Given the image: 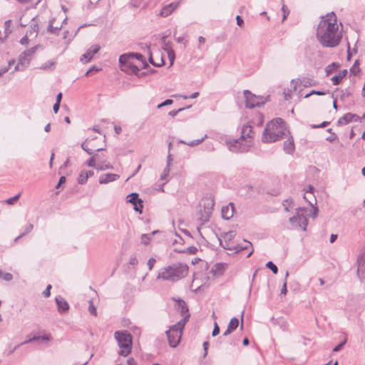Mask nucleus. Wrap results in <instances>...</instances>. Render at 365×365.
<instances>
[{
  "label": "nucleus",
  "instance_id": "obj_44",
  "mask_svg": "<svg viewBox=\"0 0 365 365\" xmlns=\"http://www.w3.org/2000/svg\"><path fill=\"white\" fill-rule=\"evenodd\" d=\"M88 312L93 316H97V310L92 300L89 301Z\"/></svg>",
  "mask_w": 365,
  "mask_h": 365
},
{
  "label": "nucleus",
  "instance_id": "obj_52",
  "mask_svg": "<svg viewBox=\"0 0 365 365\" xmlns=\"http://www.w3.org/2000/svg\"><path fill=\"white\" fill-rule=\"evenodd\" d=\"M108 169H113V165L110 164L101 165L98 164L96 167V170H105Z\"/></svg>",
  "mask_w": 365,
  "mask_h": 365
},
{
  "label": "nucleus",
  "instance_id": "obj_43",
  "mask_svg": "<svg viewBox=\"0 0 365 365\" xmlns=\"http://www.w3.org/2000/svg\"><path fill=\"white\" fill-rule=\"evenodd\" d=\"M191 107V106H188L187 107H185V108H180L178 110H171L168 113V115L173 118L175 117L180 112L187 109V108H190Z\"/></svg>",
  "mask_w": 365,
  "mask_h": 365
},
{
  "label": "nucleus",
  "instance_id": "obj_29",
  "mask_svg": "<svg viewBox=\"0 0 365 365\" xmlns=\"http://www.w3.org/2000/svg\"><path fill=\"white\" fill-rule=\"evenodd\" d=\"M206 138H207V135H205L203 137H202L200 139L193 140L190 141V142H186L185 140H180L179 141V143H182V144L187 145H189L190 147H194V146H196V145L200 144L201 143H202Z\"/></svg>",
  "mask_w": 365,
  "mask_h": 365
},
{
  "label": "nucleus",
  "instance_id": "obj_22",
  "mask_svg": "<svg viewBox=\"0 0 365 365\" xmlns=\"http://www.w3.org/2000/svg\"><path fill=\"white\" fill-rule=\"evenodd\" d=\"M55 21V19L53 18L49 21L48 27H47V32L51 34L58 35L59 31H61L62 28V25L53 26V22Z\"/></svg>",
  "mask_w": 365,
  "mask_h": 365
},
{
  "label": "nucleus",
  "instance_id": "obj_9",
  "mask_svg": "<svg viewBox=\"0 0 365 365\" xmlns=\"http://www.w3.org/2000/svg\"><path fill=\"white\" fill-rule=\"evenodd\" d=\"M39 46V45H36L29 49L26 50L20 54L19 58V63L22 67L26 68L29 66L34 54L36 52Z\"/></svg>",
  "mask_w": 365,
  "mask_h": 365
},
{
  "label": "nucleus",
  "instance_id": "obj_34",
  "mask_svg": "<svg viewBox=\"0 0 365 365\" xmlns=\"http://www.w3.org/2000/svg\"><path fill=\"white\" fill-rule=\"evenodd\" d=\"M279 130L277 131V134L276 138H277V140L282 139L286 134V126L285 122L284 121L283 124L277 125Z\"/></svg>",
  "mask_w": 365,
  "mask_h": 365
},
{
  "label": "nucleus",
  "instance_id": "obj_58",
  "mask_svg": "<svg viewBox=\"0 0 365 365\" xmlns=\"http://www.w3.org/2000/svg\"><path fill=\"white\" fill-rule=\"evenodd\" d=\"M173 103V101L171 99H166L163 103L158 105V108H161L163 106L171 105Z\"/></svg>",
  "mask_w": 365,
  "mask_h": 365
},
{
  "label": "nucleus",
  "instance_id": "obj_36",
  "mask_svg": "<svg viewBox=\"0 0 365 365\" xmlns=\"http://www.w3.org/2000/svg\"><path fill=\"white\" fill-rule=\"evenodd\" d=\"M175 252L179 253H187L190 255H195L197 252V248L195 246H190L186 250H175Z\"/></svg>",
  "mask_w": 365,
  "mask_h": 365
},
{
  "label": "nucleus",
  "instance_id": "obj_61",
  "mask_svg": "<svg viewBox=\"0 0 365 365\" xmlns=\"http://www.w3.org/2000/svg\"><path fill=\"white\" fill-rule=\"evenodd\" d=\"M155 262L156 260L153 257H151L148 259L147 264L149 270H151L153 268Z\"/></svg>",
  "mask_w": 365,
  "mask_h": 365
},
{
  "label": "nucleus",
  "instance_id": "obj_46",
  "mask_svg": "<svg viewBox=\"0 0 365 365\" xmlns=\"http://www.w3.org/2000/svg\"><path fill=\"white\" fill-rule=\"evenodd\" d=\"M170 167L168 166H166L164 170H163V173L161 174L160 175V179L162 180H167V178L168 177L169 175V173H170Z\"/></svg>",
  "mask_w": 365,
  "mask_h": 365
},
{
  "label": "nucleus",
  "instance_id": "obj_41",
  "mask_svg": "<svg viewBox=\"0 0 365 365\" xmlns=\"http://www.w3.org/2000/svg\"><path fill=\"white\" fill-rule=\"evenodd\" d=\"M265 266L267 268L269 269L274 274H277L278 268L272 261L267 262Z\"/></svg>",
  "mask_w": 365,
  "mask_h": 365
},
{
  "label": "nucleus",
  "instance_id": "obj_18",
  "mask_svg": "<svg viewBox=\"0 0 365 365\" xmlns=\"http://www.w3.org/2000/svg\"><path fill=\"white\" fill-rule=\"evenodd\" d=\"M253 137L252 127L250 125H244L241 129L240 138L244 140H247V139H250L249 140H251Z\"/></svg>",
  "mask_w": 365,
  "mask_h": 365
},
{
  "label": "nucleus",
  "instance_id": "obj_5",
  "mask_svg": "<svg viewBox=\"0 0 365 365\" xmlns=\"http://www.w3.org/2000/svg\"><path fill=\"white\" fill-rule=\"evenodd\" d=\"M228 149L235 153H244L247 152L252 146L251 140H244L241 138L226 141Z\"/></svg>",
  "mask_w": 365,
  "mask_h": 365
},
{
  "label": "nucleus",
  "instance_id": "obj_31",
  "mask_svg": "<svg viewBox=\"0 0 365 365\" xmlns=\"http://www.w3.org/2000/svg\"><path fill=\"white\" fill-rule=\"evenodd\" d=\"M48 340H49V337L48 336H34V337L25 341L21 344L31 343L34 341L42 342V341H48Z\"/></svg>",
  "mask_w": 365,
  "mask_h": 365
},
{
  "label": "nucleus",
  "instance_id": "obj_10",
  "mask_svg": "<svg viewBox=\"0 0 365 365\" xmlns=\"http://www.w3.org/2000/svg\"><path fill=\"white\" fill-rule=\"evenodd\" d=\"M292 84L294 86V89H297V86H302L304 88L314 86L317 84V81L310 77L303 76L292 81Z\"/></svg>",
  "mask_w": 365,
  "mask_h": 365
},
{
  "label": "nucleus",
  "instance_id": "obj_47",
  "mask_svg": "<svg viewBox=\"0 0 365 365\" xmlns=\"http://www.w3.org/2000/svg\"><path fill=\"white\" fill-rule=\"evenodd\" d=\"M163 48L165 51H166V53L174 51L173 48V43L171 41H168L167 43H165V44L163 45Z\"/></svg>",
  "mask_w": 365,
  "mask_h": 365
},
{
  "label": "nucleus",
  "instance_id": "obj_37",
  "mask_svg": "<svg viewBox=\"0 0 365 365\" xmlns=\"http://www.w3.org/2000/svg\"><path fill=\"white\" fill-rule=\"evenodd\" d=\"M239 326V319L236 317H233L230 319L227 327L234 331Z\"/></svg>",
  "mask_w": 365,
  "mask_h": 365
},
{
  "label": "nucleus",
  "instance_id": "obj_56",
  "mask_svg": "<svg viewBox=\"0 0 365 365\" xmlns=\"http://www.w3.org/2000/svg\"><path fill=\"white\" fill-rule=\"evenodd\" d=\"M330 123V122L329 121H324L322 122L321 124H319V125H311V128H325L326 126H327Z\"/></svg>",
  "mask_w": 365,
  "mask_h": 365
},
{
  "label": "nucleus",
  "instance_id": "obj_11",
  "mask_svg": "<svg viewBox=\"0 0 365 365\" xmlns=\"http://www.w3.org/2000/svg\"><path fill=\"white\" fill-rule=\"evenodd\" d=\"M250 250V252L247 255V258H249L254 252V249H253L252 244L246 240H245L243 241V243L238 244L235 246H233V251H235V253H240L243 250Z\"/></svg>",
  "mask_w": 365,
  "mask_h": 365
},
{
  "label": "nucleus",
  "instance_id": "obj_19",
  "mask_svg": "<svg viewBox=\"0 0 365 365\" xmlns=\"http://www.w3.org/2000/svg\"><path fill=\"white\" fill-rule=\"evenodd\" d=\"M119 175L115 173H107L105 175H101L99 178V183L107 184L117 180L119 179Z\"/></svg>",
  "mask_w": 365,
  "mask_h": 365
},
{
  "label": "nucleus",
  "instance_id": "obj_12",
  "mask_svg": "<svg viewBox=\"0 0 365 365\" xmlns=\"http://www.w3.org/2000/svg\"><path fill=\"white\" fill-rule=\"evenodd\" d=\"M100 46L93 45L82 55L80 61L83 63L89 62L93 58V56L100 51Z\"/></svg>",
  "mask_w": 365,
  "mask_h": 365
},
{
  "label": "nucleus",
  "instance_id": "obj_33",
  "mask_svg": "<svg viewBox=\"0 0 365 365\" xmlns=\"http://www.w3.org/2000/svg\"><path fill=\"white\" fill-rule=\"evenodd\" d=\"M130 59V55L128 53H123L119 57V66L120 69L122 68V66L129 63Z\"/></svg>",
  "mask_w": 365,
  "mask_h": 365
},
{
  "label": "nucleus",
  "instance_id": "obj_2",
  "mask_svg": "<svg viewBox=\"0 0 365 365\" xmlns=\"http://www.w3.org/2000/svg\"><path fill=\"white\" fill-rule=\"evenodd\" d=\"M188 266L181 262L174 263L163 268L158 274V279L176 282L185 277L188 273Z\"/></svg>",
  "mask_w": 365,
  "mask_h": 365
},
{
  "label": "nucleus",
  "instance_id": "obj_63",
  "mask_svg": "<svg viewBox=\"0 0 365 365\" xmlns=\"http://www.w3.org/2000/svg\"><path fill=\"white\" fill-rule=\"evenodd\" d=\"M282 14H283L282 21H284L287 19V16L289 15V11L285 7L284 5H283L282 8Z\"/></svg>",
  "mask_w": 365,
  "mask_h": 365
},
{
  "label": "nucleus",
  "instance_id": "obj_40",
  "mask_svg": "<svg viewBox=\"0 0 365 365\" xmlns=\"http://www.w3.org/2000/svg\"><path fill=\"white\" fill-rule=\"evenodd\" d=\"M359 71H360L359 63V61H356L354 62V65L350 68V72L353 75L356 76L359 73Z\"/></svg>",
  "mask_w": 365,
  "mask_h": 365
},
{
  "label": "nucleus",
  "instance_id": "obj_16",
  "mask_svg": "<svg viewBox=\"0 0 365 365\" xmlns=\"http://www.w3.org/2000/svg\"><path fill=\"white\" fill-rule=\"evenodd\" d=\"M234 212L235 205L232 202H230L228 205L222 207L221 210L222 217L223 219L228 220L233 217Z\"/></svg>",
  "mask_w": 365,
  "mask_h": 365
},
{
  "label": "nucleus",
  "instance_id": "obj_17",
  "mask_svg": "<svg viewBox=\"0 0 365 365\" xmlns=\"http://www.w3.org/2000/svg\"><path fill=\"white\" fill-rule=\"evenodd\" d=\"M120 70L128 75H138L140 71L139 68L132 62L122 66Z\"/></svg>",
  "mask_w": 365,
  "mask_h": 365
},
{
  "label": "nucleus",
  "instance_id": "obj_59",
  "mask_svg": "<svg viewBox=\"0 0 365 365\" xmlns=\"http://www.w3.org/2000/svg\"><path fill=\"white\" fill-rule=\"evenodd\" d=\"M52 288L51 284H48L46 289L43 292V295L44 297H48L51 295V289Z\"/></svg>",
  "mask_w": 365,
  "mask_h": 365
},
{
  "label": "nucleus",
  "instance_id": "obj_8",
  "mask_svg": "<svg viewBox=\"0 0 365 365\" xmlns=\"http://www.w3.org/2000/svg\"><path fill=\"white\" fill-rule=\"evenodd\" d=\"M165 333L170 346L173 348L176 347L180 341L182 331L181 330H178V328H174L173 325L170 327V329L166 331Z\"/></svg>",
  "mask_w": 365,
  "mask_h": 365
},
{
  "label": "nucleus",
  "instance_id": "obj_57",
  "mask_svg": "<svg viewBox=\"0 0 365 365\" xmlns=\"http://www.w3.org/2000/svg\"><path fill=\"white\" fill-rule=\"evenodd\" d=\"M145 48H146L147 53L149 55L148 61L151 64H153L155 61H153V58L152 56V52L150 51V45H145Z\"/></svg>",
  "mask_w": 365,
  "mask_h": 365
},
{
  "label": "nucleus",
  "instance_id": "obj_49",
  "mask_svg": "<svg viewBox=\"0 0 365 365\" xmlns=\"http://www.w3.org/2000/svg\"><path fill=\"white\" fill-rule=\"evenodd\" d=\"M230 242L225 241L222 242L221 240H220V245L223 247L225 250H233V247L230 245Z\"/></svg>",
  "mask_w": 365,
  "mask_h": 365
},
{
  "label": "nucleus",
  "instance_id": "obj_15",
  "mask_svg": "<svg viewBox=\"0 0 365 365\" xmlns=\"http://www.w3.org/2000/svg\"><path fill=\"white\" fill-rule=\"evenodd\" d=\"M357 264V275L362 280L365 278V251L358 257Z\"/></svg>",
  "mask_w": 365,
  "mask_h": 365
},
{
  "label": "nucleus",
  "instance_id": "obj_21",
  "mask_svg": "<svg viewBox=\"0 0 365 365\" xmlns=\"http://www.w3.org/2000/svg\"><path fill=\"white\" fill-rule=\"evenodd\" d=\"M284 150L287 154H292L294 150V143L293 138L291 136L284 143Z\"/></svg>",
  "mask_w": 365,
  "mask_h": 365
},
{
  "label": "nucleus",
  "instance_id": "obj_38",
  "mask_svg": "<svg viewBox=\"0 0 365 365\" xmlns=\"http://www.w3.org/2000/svg\"><path fill=\"white\" fill-rule=\"evenodd\" d=\"M87 180H88V175H86L84 171H81L79 173L78 177V182L80 185H84L86 183Z\"/></svg>",
  "mask_w": 365,
  "mask_h": 365
},
{
  "label": "nucleus",
  "instance_id": "obj_55",
  "mask_svg": "<svg viewBox=\"0 0 365 365\" xmlns=\"http://www.w3.org/2000/svg\"><path fill=\"white\" fill-rule=\"evenodd\" d=\"M143 202H138V203H136L134 206H133V209L135 212H139L140 214L142 213V211H143Z\"/></svg>",
  "mask_w": 365,
  "mask_h": 365
},
{
  "label": "nucleus",
  "instance_id": "obj_25",
  "mask_svg": "<svg viewBox=\"0 0 365 365\" xmlns=\"http://www.w3.org/2000/svg\"><path fill=\"white\" fill-rule=\"evenodd\" d=\"M214 205L215 202L211 198H205L202 200V210H205V211H210L212 213Z\"/></svg>",
  "mask_w": 365,
  "mask_h": 365
},
{
  "label": "nucleus",
  "instance_id": "obj_32",
  "mask_svg": "<svg viewBox=\"0 0 365 365\" xmlns=\"http://www.w3.org/2000/svg\"><path fill=\"white\" fill-rule=\"evenodd\" d=\"M157 232H158V230L153 231L150 235L149 234H143L140 237L141 243L145 245H148L151 240V236L154 235Z\"/></svg>",
  "mask_w": 365,
  "mask_h": 365
},
{
  "label": "nucleus",
  "instance_id": "obj_30",
  "mask_svg": "<svg viewBox=\"0 0 365 365\" xmlns=\"http://www.w3.org/2000/svg\"><path fill=\"white\" fill-rule=\"evenodd\" d=\"M100 155L96 154L93 155L91 158H90L86 163V165L88 167L94 168L96 169L98 163H96V160H100Z\"/></svg>",
  "mask_w": 365,
  "mask_h": 365
},
{
  "label": "nucleus",
  "instance_id": "obj_50",
  "mask_svg": "<svg viewBox=\"0 0 365 365\" xmlns=\"http://www.w3.org/2000/svg\"><path fill=\"white\" fill-rule=\"evenodd\" d=\"M88 140V139H86L85 142H83L81 144V148L85 150L88 155H93V150L88 148L86 145V142Z\"/></svg>",
  "mask_w": 365,
  "mask_h": 365
},
{
  "label": "nucleus",
  "instance_id": "obj_4",
  "mask_svg": "<svg viewBox=\"0 0 365 365\" xmlns=\"http://www.w3.org/2000/svg\"><path fill=\"white\" fill-rule=\"evenodd\" d=\"M284 123V120L277 118L267 123L264 130L262 140L264 143H273L277 141L276 138L277 131L279 130L277 125Z\"/></svg>",
  "mask_w": 365,
  "mask_h": 365
},
{
  "label": "nucleus",
  "instance_id": "obj_27",
  "mask_svg": "<svg viewBox=\"0 0 365 365\" xmlns=\"http://www.w3.org/2000/svg\"><path fill=\"white\" fill-rule=\"evenodd\" d=\"M347 71L346 69L341 71L338 75L334 76L331 81L334 86H337L340 83L341 80L346 76Z\"/></svg>",
  "mask_w": 365,
  "mask_h": 365
},
{
  "label": "nucleus",
  "instance_id": "obj_3",
  "mask_svg": "<svg viewBox=\"0 0 365 365\" xmlns=\"http://www.w3.org/2000/svg\"><path fill=\"white\" fill-rule=\"evenodd\" d=\"M115 338L118 341L120 350L118 354L127 356L131 351L132 336L128 331H117L115 332Z\"/></svg>",
  "mask_w": 365,
  "mask_h": 365
},
{
  "label": "nucleus",
  "instance_id": "obj_45",
  "mask_svg": "<svg viewBox=\"0 0 365 365\" xmlns=\"http://www.w3.org/2000/svg\"><path fill=\"white\" fill-rule=\"evenodd\" d=\"M236 233L235 231H230L225 234V240L230 242L235 236Z\"/></svg>",
  "mask_w": 365,
  "mask_h": 365
},
{
  "label": "nucleus",
  "instance_id": "obj_42",
  "mask_svg": "<svg viewBox=\"0 0 365 365\" xmlns=\"http://www.w3.org/2000/svg\"><path fill=\"white\" fill-rule=\"evenodd\" d=\"M328 93V91H316L312 90L310 91V93L305 95L304 98H309L312 95H318V96H324Z\"/></svg>",
  "mask_w": 365,
  "mask_h": 365
},
{
  "label": "nucleus",
  "instance_id": "obj_6",
  "mask_svg": "<svg viewBox=\"0 0 365 365\" xmlns=\"http://www.w3.org/2000/svg\"><path fill=\"white\" fill-rule=\"evenodd\" d=\"M306 212L307 210L304 207H298L296 209L295 215L289 219L293 228L300 227L304 231L307 230L308 220L305 216Z\"/></svg>",
  "mask_w": 365,
  "mask_h": 365
},
{
  "label": "nucleus",
  "instance_id": "obj_13",
  "mask_svg": "<svg viewBox=\"0 0 365 365\" xmlns=\"http://www.w3.org/2000/svg\"><path fill=\"white\" fill-rule=\"evenodd\" d=\"M57 305V310L61 314H66L68 312L70 306L67 301L61 296H57L55 298Z\"/></svg>",
  "mask_w": 365,
  "mask_h": 365
},
{
  "label": "nucleus",
  "instance_id": "obj_48",
  "mask_svg": "<svg viewBox=\"0 0 365 365\" xmlns=\"http://www.w3.org/2000/svg\"><path fill=\"white\" fill-rule=\"evenodd\" d=\"M20 196H21V193H18L17 195H16L13 197H10V198L7 199L6 200V202L8 205H13V204H14V202L16 201H17L19 199Z\"/></svg>",
  "mask_w": 365,
  "mask_h": 365
},
{
  "label": "nucleus",
  "instance_id": "obj_35",
  "mask_svg": "<svg viewBox=\"0 0 365 365\" xmlns=\"http://www.w3.org/2000/svg\"><path fill=\"white\" fill-rule=\"evenodd\" d=\"M339 66V64L336 62H333L332 63L328 65L325 68V72L327 76H329L334 71H335Z\"/></svg>",
  "mask_w": 365,
  "mask_h": 365
},
{
  "label": "nucleus",
  "instance_id": "obj_14",
  "mask_svg": "<svg viewBox=\"0 0 365 365\" xmlns=\"http://www.w3.org/2000/svg\"><path fill=\"white\" fill-rule=\"evenodd\" d=\"M180 4V1H174L169 4L165 5L163 6L159 15L162 17H167L170 16L175 11V9H177Z\"/></svg>",
  "mask_w": 365,
  "mask_h": 365
},
{
  "label": "nucleus",
  "instance_id": "obj_62",
  "mask_svg": "<svg viewBox=\"0 0 365 365\" xmlns=\"http://www.w3.org/2000/svg\"><path fill=\"white\" fill-rule=\"evenodd\" d=\"M34 228V225L32 224H29L25 227L24 232L21 233L24 236L29 234Z\"/></svg>",
  "mask_w": 365,
  "mask_h": 365
},
{
  "label": "nucleus",
  "instance_id": "obj_39",
  "mask_svg": "<svg viewBox=\"0 0 365 365\" xmlns=\"http://www.w3.org/2000/svg\"><path fill=\"white\" fill-rule=\"evenodd\" d=\"M0 278L3 279L4 281L10 282L13 279V275L9 272H3L0 269Z\"/></svg>",
  "mask_w": 365,
  "mask_h": 365
},
{
  "label": "nucleus",
  "instance_id": "obj_54",
  "mask_svg": "<svg viewBox=\"0 0 365 365\" xmlns=\"http://www.w3.org/2000/svg\"><path fill=\"white\" fill-rule=\"evenodd\" d=\"M143 202H138V203H136L134 206H133V209L135 212H139L140 214L142 213V211H143Z\"/></svg>",
  "mask_w": 365,
  "mask_h": 365
},
{
  "label": "nucleus",
  "instance_id": "obj_7",
  "mask_svg": "<svg viewBox=\"0 0 365 365\" xmlns=\"http://www.w3.org/2000/svg\"><path fill=\"white\" fill-rule=\"evenodd\" d=\"M244 96L245 99V106L247 108L260 107L267 101V98L264 99L262 96H257L248 90L244 91Z\"/></svg>",
  "mask_w": 365,
  "mask_h": 365
},
{
  "label": "nucleus",
  "instance_id": "obj_51",
  "mask_svg": "<svg viewBox=\"0 0 365 365\" xmlns=\"http://www.w3.org/2000/svg\"><path fill=\"white\" fill-rule=\"evenodd\" d=\"M168 57L170 61V66H173L175 58V53L174 51L167 52Z\"/></svg>",
  "mask_w": 365,
  "mask_h": 365
},
{
  "label": "nucleus",
  "instance_id": "obj_23",
  "mask_svg": "<svg viewBox=\"0 0 365 365\" xmlns=\"http://www.w3.org/2000/svg\"><path fill=\"white\" fill-rule=\"evenodd\" d=\"M176 308L179 312H180L182 315L189 313L188 307L182 299H179L177 300Z\"/></svg>",
  "mask_w": 365,
  "mask_h": 365
},
{
  "label": "nucleus",
  "instance_id": "obj_26",
  "mask_svg": "<svg viewBox=\"0 0 365 365\" xmlns=\"http://www.w3.org/2000/svg\"><path fill=\"white\" fill-rule=\"evenodd\" d=\"M127 202L131 203L133 206L138 202H143V200L139 198V195L136 192H132L128 195L126 197Z\"/></svg>",
  "mask_w": 365,
  "mask_h": 365
},
{
  "label": "nucleus",
  "instance_id": "obj_24",
  "mask_svg": "<svg viewBox=\"0 0 365 365\" xmlns=\"http://www.w3.org/2000/svg\"><path fill=\"white\" fill-rule=\"evenodd\" d=\"M182 316V319L180 321H179L178 323L174 324L173 327L178 328V330H181L182 331L185 324H187V322H188V320L190 319V315L189 313H187L186 314H183Z\"/></svg>",
  "mask_w": 365,
  "mask_h": 365
},
{
  "label": "nucleus",
  "instance_id": "obj_60",
  "mask_svg": "<svg viewBox=\"0 0 365 365\" xmlns=\"http://www.w3.org/2000/svg\"><path fill=\"white\" fill-rule=\"evenodd\" d=\"M346 344V340L340 342L338 345H336L335 347L333 348V351H339L342 348L343 346H344V344Z\"/></svg>",
  "mask_w": 365,
  "mask_h": 365
},
{
  "label": "nucleus",
  "instance_id": "obj_1",
  "mask_svg": "<svg viewBox=\"0 0 365 365\" xmlns=\"http://www.w3.org/2000/svg\"><path fill=\"white\" fill-rule=\"evenodd\" d=\"M341 37L335 14L331 12L323 16L317 29V38L322 46L327 48L336 47L339 44Z\"/></svg>",
  "mask_w": 365,
  "mask_h": 365
},
{
  "label": "nucleus",
  "instance_id": "obj_28",
  "mask_svg": "<svg viewBox=\"0 0 365 365\" xmlns=\"http://www.w3.org/2000/svg\"><path fill=\"white\" fill-rule=\"evenodd\" d=\"M351 122L350 113H345L342 117H341L336 123L338 126H342L349 124Z\"/></svg>",
  "mask_w": 365,
  "mask_h": 365
},
{
  "label": "nucleus",
  "instance_id": "obj_64",
  "mask_svg": "<svg viewBox=\"0 0 365 365\" xmlns=\"http://www.w3.org/2000/svg\"><path fill=\"white\" fill-rule=\"evenodd\" d=\"M336 139H338V137L334 133H332L331 135L326 138V140L330 143L335 141Z\"/></svg>",
  "mask_w": 365,
  "mask_h": 365
},
{
  "label": "nucleus",
  "instance_id": "obj_53",
  "mask_svg": "<svg viewBox=\"0 0 365 365\" xmlns=\"http://www.w3.org/2000/svg\"><path fill=\"white\" fill-rule=\"evenodd\" d=\"M130 55V58H136L137 60L142 61L145 58L144 56L140 53H129Z\"/></svg>",
  "mask_w": 365,
  "mask_h": 365
},
{
  "label": "nucleus",
  "instance_id": "obj_20",
  "mask_svg": "<svg viewBox=\"0 0 365 365\" xmlns=\"http://www.w3.org/2000/svg\"><path fill=\"white\" fill-rule=\"evenodd\" d=\"M211 214L212 213L210 211L207 212L201 208L197 213V220L199 221L200 225H203L204 224L210 220Z\"/></svg>",
  "mask_w": 365,
  "mask_h": 365
}]
</instances>
